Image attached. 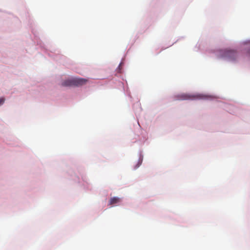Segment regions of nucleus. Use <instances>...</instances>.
I'll list each match as a JSON object with an SVG mask.
<instances>
[{
    "label": "nucleus",
    "instance_id": "6",
    "mask_svg": "<svg viewBox=\"0 0 250 250\" xmlns=\"http://www.w3.org/2000/svg\"><path fill=\"white\" fill-rule=\"evenodd\" d=\"M4 100L5 99L3 98H0V105L4 103Z\"/></svg>",
    "mask_w": 250,
    "mask_h": 250
},
{
    "label": "nucleus",
    "instance_id": "4",
    "mask_svg": "<svg viewBox=\"0 0 250 250\" xmlns=\"http://www.w3.org/2000/svg\"><path fill=\"white\" fill-rule=\"evenodd\" d=\"M121 201V200L120 198L117 197H114L110 199L109 204L110 205H114L120 203Z\"/></svg>",
    "mask_w": 250,
    "mask_h": 250
},
{
    "label": "nucleus",
    "instance_id": "8",
    "mask_svg": "<svg viewBox=\"0 0 250 250\" xmlns=\"http://www.w3.org/2000/svg\"><path fill=\"white\" fill-rule=\"evenodd\" d=\"M141 162L140 161H139L138 162V164H137L135 168H137V167H138L141 165Z\"/></svg>",
    "mask_w": 250,
    "mask_h": 250
},
{
    "label": "nucleus",
    "instance_id": "5",
    "mask_svg": "<svg viewBox=\"0 0 250 250\" xmlns=\"http://www.w3.org/2000/svg\"><path fill=\"white\" fill-rule=\"evenodd\" d=\"M74 83L73 82V78L71 79H68L63 81L62 83V85L64 86H74Z\"/></svg>",
    "mask_w": 250,
    "mask_h": 250
},
{
    "label": "nucleus",
    "instance_id": "3",
    "mask_svg": "<svg viewBox=\"0 0 250 250\" xmlns=\"http://www.w3.org/2000/svg\"><path fill=\"white\" fill-rule=\"evenodd\" d=\"M237 56V53L232 50H226L225 51L224 57L230 60H234Z\"/></svg>",
    "mask_w": 250,
    "mask_h": 250
},
{
    "label": "nucleus",
    "instance_id": "2",
    "mask_svg": "<svg viewBox=\"0 0 250 250\" xmlns=\"http://www.w3.org/2000/svg\"><path fill=\"white\" fill-rule=\"evenodd\" d=\"M87 80L81 78H73V82L74 83V86H81L83 85L86 83Z\"/></svg>",
    "mask_w": 250,
    "mask_h": 250
},
{
    "label": "nucleus",
    "instance_id": "1",
    "mask_svg": "<svg viewBox=\"0 0 250 250\" xmlns=\"http://www.w3.org/2000/svg\"><path fill=\"white\" fill-rule=\"evenodd\" d=\"M206 98V96L201 94L189 95L184 93L178 94L174 96L175 100H194L196 99H205Z\"/></svg>",
    "mask_w": 250,
    "mask_h": 250
},
{
    "label": "nucleus",
    "instance_id": "7",
    "mask_svg": "<svg viewBox=\"0 0 250 250\" xmlns=\"http://www.w3.org/2000/svg\"><path fill=\"white\" fill-rule=\"evenodd\" d=\"M122 64V63H120V64H119V65L118 67L119 72H121Z\"/></svg>",
    "mask_w": 250,
    "mask_h": 250
}]
</instances>
